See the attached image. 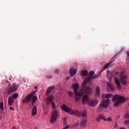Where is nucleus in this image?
I'll list each match as a JSON object with an SVG mask.
<instances>
[{
	"mask_svg": "<svg viewBox=\"0 0 129 129\" xmlns=\"http://www.w3.org/2000/svg\"><path fill=\"white\" fill-rule=\"evenodd\" d=\"M76 72H77V70L76 69L72 68L70 70V73L71 74V76H74L76 74Z\"/></svg>",
	"mask_w": 129,
	"mask_h": 129,
	"instance_id": "obj_16",
	"label": "nucleus"
},
{
	"mask_svg": "<svg viewBox=\"0 0 129 129\" xmlns=\"http://www.w3.org/2000/svg\"><path fill=\"white\" fill-rule=\"evenodd\" d=\"M68 94L69 95V96H71V97H73V93H72L71 91L68 92Z\"/></svg>",
	"mask_w": 129,
	"mask_h": 129,
	"instance_id": "obj_28",
	"label": "nucleus"
},
{
	"mask_svg": "<svg viewBox=\"0 0 129 129\" xmlns=\"http://www.w3.org/2000/svg\"><path fill=\"white\" fill-rule=\"evenodd\" d=\"M126 54H127V57H129V51H126Z\"/></svg>",
	"mask_w": 129,
	"mask_h": 129,
	"instance_id": "obj_38",
	"label": "nucleus"
},
{
	"mask_svg": "<svg viewBox=\"0 0 129 129\" xmlns=\"http://www.w3.org/2000/svg\"><path fill=\"white\" fill-rule=\"evenodd\" d=\"M61 108L62 110H63L66 112H67L68 113H70L71 114H74V115H76L77 116H81V111H79L77 110L74 111L65 104H63L62 105Z\"/></svg>",
	"mask_w": 129,
	"mask_h": 129,
	"instance_id": "obj_2",
	"label": "nucleus"
},
{
	"mask_svg": "<svg viewBox=\"0 0 129 129\" xmlns=\"http://www.w3.org/2000/svg\"><path fill=\"white\" fill-rule=\"evenodd\" d=\"M14 100L12 97H9L8 98V104L10 106H12L14 104Z\"/></svg>",
	"mask_w": 129,
	"mask_h": 129,
	"instance_id": "obj_17",
	"label": "nucleus"
},
{
	"mask_svg": "<svg viewBox=\"0 0 129 129\" xmlns=\"http://www.w3.org/2000/svg\"><path fill=\"white\" fill-rule=\"evenodd\" d=\"M108 66H109V64L108 63L106 64L104 66V68H103V69L102 70L104 71L105 70V69H107V68H108Z\"/></svg>",
	"mask_w": 129,
	"mask_h": 129,
	"instance_id": "obj_26",
	"label": "nucleus"
},
{
	"mask_svg": "<svg viewBox=\"0 0 129 129\" xmlns=\"http://www.w3.org/2000/svg\"><path fill=\"white\" fill-rule=\"evenodd\" d=\"M78 124H79L78 122H77L72 125V127H76L78 125Z\"/></svg>",
	"mask_w": 129,
	"mask_h": 129,
	"instance_id": "obj_33",
	"label": "nucleus"
},
{
	"mask_svg": "<svg viewBox=\"0 0 129 129\" xmlns=\"http://www.w3.org/2000/svg\"><path fill=\"white\" fill-rule=\"evenodd\" d=\"M94 78H96V75H94V72H89L88 77L84 79L83 83L82 84V88L80 92H78V89H79V85L78 84H75L73 85L76 102H78V101H79L80 97L82 96L83 94L90 95V94L92 93V88L87 87L86 85V84L88 83H90V84H91L90 80H91V79H94Z\"/></svg>",
	"mask_w": 129,
	"mask_h": 129,
	"instance_id": "obj_1",
	"label": "nucleus"
},
{
	"mask_svg": "<svg viewBox=\"0 0 129 129\" xmlns=\"http://www.w3.org/2000/svg\"><path fill=\"white\" fill-rule=\"evenodd\" d=\"M89 97L87 95L83 96L82 98V103L85 104V103H87L89 101Z\"/></svg>",
	"mask_w": 129,
	"mask_h": 129,
	"instance_id": "obj_12",
	"label": "nucleus"
},
{
	"mask_svg": "<svg viewBox=\"0 0 129 129\" xmlns=\"http://www.w3.org/2000/svg\"><path fill=\"white\" fill-rule=\"evenodd\" d=\"M34 128H35V129H37V127H35Z\"/></svg>",
	"mask_w": 129,
	"mask_h": 129,
	"instance_id": "obj_44",
	"label": "nucleus"
},
{
	"mask_svg": "<svg viewBox=\"0 0 129 129\" xmlns=\"http://www.w3.org/2000/svg\"><path fill=\"white\" fill-rule=\"evenodd\" d=\"M103 72V70H101V71L99 72V73L96 75V78H97L98 77H100L101 76V73Z\"/></svg>",
	"mask_w": 129,
	"mask_h": 129,
	"instance_id": "obj_24",
	"label": "nucleus"
},
{
	"mask_svg": "<svg viewBox=\"0 0 129 129\" xmlns=\"http://www.w3.org/2000/svg\"><path fill=\"white\" fill-rule=\"evenodd\" d=\"M120 129H125V128H123V127H122V128H120Z\"/></svg>",
	"mask_w": 129,
	"mask_h": 129,
	"instance_id": "obj_42",
	"label": "nucleus"
},
{
	"mask_svg": "<svg viewBox=\"0 0 129 129\" xmlns=\"http://www.w3.org/2000/svg\"><path fill=\"white\" fill-rule=\"evenodd\" d=\"M109 88H110V89L111 90H114V88L113 86H112L111 85H109Z\"/></svg>",
	"mask_w": 129,
	"mask_h": 129,
	"instance_id": "obj_32",
	"label": "nucleus"
},
{
	"mask_svg": "<svg viewBox=\"0 0 129 129\" xmlns=\"http://www.w3.org/2000/svg\"><path fill=\"white\" fill-rule=\"evenodd\" d=\"M9 80H11V77H9Z\"/></svg>",
	"mask_w": 129,
	"mask_h": 129,
	"instance_id": "obj_41",
	"label": "nucleus"
},
{
	"mask_svg": "<svg viewBox=\"0 0 129 129\" xmlns=\"http://www.w3.org/2000/svg\"><path fill=\"white\" fill-rule=\"evenodd\" d=\"M53 100H54V97L52 95L49 96L46 98V103L47 105L51 103L53 109H55V103L53 102Z\"/></svg>",
	"mask_w": 129,
	"mask_h": 129,
	"instance_id": "obj_9",
	"label": "nucleus"
},
{
	"mask_svg": "<svg viewBox=\"0 0 129 129\" xmlns=\"http://www.w3.org/2000/svg\"><path fill=\"white\" fill-rule=\"evenodd\" d=\"M125 117L126 118V119H129V113H127L125 115Z\"/></svg>",
	"mask_w": 129,
	"mask_h": 129,
	"instance_id": "obj_30",
	"label": "nucleus"
},
{
	"mask_svg": "<svg viewBox=\"0 0 129 129\" xmlns=\"http://www.w3.org/2000/svg\"><path fill=\"white\" fill-rule=\"evenodd\" d=\"M53 89H55V87L54 86L49 87L46 90V95H49V94L50 93V92H51L52 90H53Z\"/></svg>",
	"mask_w": 129,
	"mask_h": 129,
	"instance_id": "obj_18",
	"label": "nucleus"
},
{
	"mask_svg": "<svg viewBox=\"0 0 129 129\" xmlns=\"http://www.w3.org/2000/svg\"><path fill=\"white\" fill-rule=\"evenodd\" d=\"M0 109L2 110V111H4V102H3L0 103Z\"/></svg>",
	"mask_w": 129,
	"mask_h": 129,
	"instance_id": "obj_25",
	"label": "nucleus"
},
{
	"mask_svg": "<svg viewBox=\"0 0 129 129\" xmlns=\"http://www.w3.org/2000/svg\"><path fill=\"white\" fill-rule=\"evenodd\" d=\"M114 81L116 85L117 88L118 89H121V86L120 85V82H119V80H118L116 78H114Z\"/></svg>",
	"mask_w": 129,
	"mask_h": 129,
	"instance_id": "obj_13",
	"label": "nucleus"
},
{
	"mask_svg": "<svg viewBox=\"0 0 129 129\" xmlns=\"http://www.w3.org/2000/svg\"><path fill=\"white\" fill-rule=\"evenodd\" d=\"M96 97H99L100 96V87H97L95 92Z\"/></svg>",
	"mask_w": 129,
	"mask_h": 129,
	"instance_id": "obj_15",
	"label": "nucleus"
},
{
	"mask_svg": "<svg viewBox=\"0 0 129 129\" xmlns=\"http://www.w3.org/2000/svg\"><path fill=\"white\" fill-rule=\"evenodd\" d=\"M120 77V82L122 85H126V79L127 78V76L124 74L123 72H121L119 74Z\"/></svg>",
	"mask_w": 129,
	"mask_h": 129,
	"instance_id": "obj_8",
	"label": "nucleus"
},
{
	"mask_svg": "<svg viewBox=\"0 0 129 129\" xmlns=\"http://www.w3.org/2000/svg\"><path fill=\"white\" fill-rule=\"evenodd\" d=\"M69 127H70V126L67 125L64 127H63L62 129H68V128H69Z\"/></svg>",
	"mask_w": 129,
	"mask_h": 129,
	"instance_id": "obj_36",
	"label": "nucleus"
},
{
	"mask_svg": "<svg viewBox=\"0 0 129 129\" xmlns=\"http://www.w3.org/2000/svg\"><path fill=\"white\" fill-rule=\"evenodd\" d=\"M47 113V112H44V114H46Z\"/></svg>",
	"mask_w": 129,
	"mask_h": 129,
	"instance_id": "obj_40",
	"label": "nucleus"
},
{
	"mask_svg": "<svg viewBox=\"0 0 129 129\" xmlns=\"http://www.w3.org/2000/svg\"><path fill=\"white\" fill-rule=\"evenodd\" d=\"M107 75L108 77H113V74L112 71L111 72L109 70L107 71Z\"/></svg>",
	"mask_w": 129,
	"mask_h": 129,
	"instance_id": "obj_21",
	"label": "nucleus"
},
{
	"mask_svg": "<svg viewBox=\"0 0 129 129\" xmlns=\"http://www.w3.org/2000/svg\"><path fill=\"white\" fill-rule=\"evenodd\" d=\"M18 95H19L18 94V93H14L13 95H12L11 96H10V97H12V98H13V99H16V98H17V97H18Z\"/></svg>",
	"mask_w": 129,
	"mask_h": 129,
	"instance_id": "obj_23",
	"label": "nucleus"
},
{
	"mask_svg": "<svg viewBox=\"0 0 129 129\" xmlns=\"http://www.w3.org/2000/svg\"><path fill=\"white\" fill-rule=\"evenodd\" d=\"M117 100V101H116ZM112 101L115 102V106H118L120 103H123L125 101V97L118 95H115L112 98Z\"/></svg>",
	"mask_w": 129,
	"mask_h": 129,
	"instance_id": "obj_4",
	"label": "nucleus"
},
{
	"mask_svg": "<svg viewBox=\"0 0 129 129\" xmlns=\"http://www.w3.org/2000/svg\"><path fill=\"white\" fill-rule=\"evenodd\" d=\"M47 77L48 79H52V78H53V76L51 75H48L47 76Z\"/></svg>",
	"mask_w": 129,
	"mask_h": 129,
	"instance_id": "obj_29",
	"label": "nucleus"
},
{
	"mask_svg": "<svg viewBox=\"0 0 129 129\" xmlns=\"http://www.w3.org/2000/svg\"><path fill=\"white\" fill-rule=\"evenodd\" d=\"M34 93H31L28 94L25 99L22 100V103H25V102H30L32 98V105L38 100V97L37 96H34Z\"/></svg>",
	"mask_w": 129,
	"mask_h": 129,
	"instance_id": "obj_5",
	"label": "nucleus"
},
{
	"mask_svg": "<svg viewBox=\"0 0 129 129\" xmlns=\"http://www.w3.org/2000/svg\"><path fill=\"white\" fill-rule=\"evenodd\" d=\"M86 113H87V112L86 110L83 111V112H81V116H83V117H86Z\"/></svg>",
	"mask_w": 129,
	"mask_h": 129,
	"instance_id": "obj_22",
	"label": "nucleus"
},
{
	"mask_svg": "<svg viewBox=\"0 0 129 129\" xmlns=\"http://www.w3.org/2000/svg\"><path fill=\"white\" fill-rule=\"evenodd\" d=\"M114 61V60H112L111 59L109 61V62L107 63L109 65H110V64H111V63H112V62H113Z\"/></svg>",
	"mask_w": 129,
	"mask_h": 129,
	"instance_id": "obj_34",
	"label": "nucleus"
},
{
	"mask_svg": "<svg viewBox=\"0 0 129 129\" xmlns=\"http://www.w3.org/2000/svg\"><path fill=\"white\" fill-rule=\"evenodd\" d=\"M19 88V86L18 85L16 84H13L11 85L9 88H8V90L7 91V94L8 95H11V94L14 93V92L17 91L18 90V88Z\"/></svg>",
	"mask_w": 129,
	"mask_h": 129,
	"instance_id": "obj_6",
	"label": "nucleus"
},
{
	"mask_svg": "<svg viewBox=\"0 0 129 129\" xmlns=\"http://www.w3.org/2000/svg\"><path fill=\"white\" fill-rule=\"evenodd\" d=\"M9 109L10 110H12V111H14V110H15V108L13 107H10Z\"/></svg>",
	"mask_w": 129,
	"mask_h": 129,
	"instance_id": "obj_35",
	"label": "nucleus"
},
{
	"mask_svg": "<svg viewBox=\"0 0 129 129\" xmlns=\"http://www.w3.org/2000/svg\"><path fill=\"white\" fill-rule=\"evenodd\" d=\"M64 124H66V122H64Z\"/></svg>",
	"mask_w": 129,
	"mask_h": 129,
	"instance_id": "obj_43",
	"label": "nucleus"
},
{
	"mask_svg": "<svg viewBox=\"0 0 129 129\" xmlns=\"http://www.w3.org/2000/svg\"><path fill=\"white\" fill-rule=\"evenodd\" d=\"M124 124H126L127 125H128L129 124V120H126L124 121Z\"/></svg>",
	"mask_w": 129,
	"mask_h": 129,
	"instance_id": "obj_31",
	"label": "nucleus"
},
{
	"mask_svg": "<svg viewBox=\"0 0 129 129\" xmlns=\"http://www.w3.org/2000/svg\"><path fill=\"white\" fill-rule=\"evenodd\" d=\"M34 89H37V86L34 87Z\"/></svg>",
	"mask_w": 129,
	"mask_h": 129,
	"instance_id": "obj_39",
	"label": "nucleus"
},
{
	"mask_svg": "<svg viewBox=\"0 0 129 129\" xmlns=\"http://www.w3.org/2000/svg\"><path fill=\"white\" fill-rule=\"evenodd\" d=\"M88 75V72L87 71L83 70L80 72V75L82 76H87Z\"/></svg>",
	"mask_w": 129,
	"mask_h": 129,
	"instance_id": "obj_19",
	"label": "nucleus"
},
{
	"mask_svg": "<svg viewBox=\"0 0 129 129\" xmlns=\"http://www.w3.org/2000/svg\"><path fill=\"white\" fill-rule=\"evenodd\" d=\"M32 115H36L37 114V106H34L32 110Z\"/></svg>",
	"mask_w": 129,
	"mask_h": 129,
	"instance_id": "obj_20",
	"label": "nucleus"
},
{
	"mask_svg": "<svg viewBox=\"0 0 129 129\" xmlns=\"http://www.w3.org/2000/svg\"><path fill=\"white\" fill-rule=\"evenodd\" d=\"M104 116H103V114H100L99 116L97 118V121H100L101 119H103V120L106 121H111L112 120V119H111V117H109L107 118H104Z\"/></svg>",
	"mask_w": 129,
	"mask_h": 129,
	"instance_id": "obj_10",
	"label": "nucleus"
},
{
	"mask_svg": "<svg viewBox=\"0 0 129 129\" xmlns=\"http://www.w3.org/2000/svg\"><path fill=\"white\" fill-rule=\"evenodd\" d=\"M86 122H87V119L86 118H83L81 120L80 125L81 126L84 127L85 125H86Z\"/></svg>",
	"mask_w": 129,
	"mask_h": 129,
	"instance_id": "obj_14",
	"label": "nucleus"
},
{
	"mask_svg": "<svg viewBox=\"0 0 129 129\" xmlns=\"http://www.w3.org/2000/svg\"><path fill=\"white\" fill-rule=\"evenodd\" d=\"M98 103V102L97 101V100L94 99H91L88 101V104L90 106H91L92 107H93V106H96V105Z\"/></svg>",
	"mask_w": 129,
	"mask_h": 129,
	"instance_id": "obj_11",
	"label": "nucleus"
},
{
	"mask_svg": "<svg viewBox=\"0 0 129 129\" xmlns=\"http://www.w3.org/2000/svg\"><path fill=\"white\" fill-rule=\"evenodd\" d=\"M1 119V117H0V120Z\"/></svg>",
	"mask_w": 129,
	"mask_h": 129,
	"instance_id": "obj_45",
	"label": "nucleus"
},
{
	"mask_svg": "<svg viewBox=\"0 0 129 129\" xmlns=\"http://www.w3.org/2000/svg\"><path fill=\"white\" fill-rule=\"evenodd\" d=\"M59 72H60V70H55V73H56V74H59Z\"/></svg>",
	"mask_w": 129,
	"mask_h": 129,
	"instance_id": "obj_37",
	"label": "nucleus"
},
{
	"mask_svg": "<svg viewBox=\"0 0 129 129\" xmlns=\"http://www.w3.org/2000/svg\"><path fill=\"white\" fill-rule=\"evenodd\" d=\"M104 97L105 98H107L106 100H103L102 102L100 104V107H104L105 108H106L107 106H108V105L109 104V99L108 98H111L112 96H113V95L112 94H103L102 97Z\"/></svg>",
	"mask_w": 129,
	"mask_h": 129,
	"instance_id": "obj_3",
	"label": "nucleus"
},
{
	"mask_svg": "<svg viewBox=\"0 0 129 129\" xmlns=\"http://www.w3.org/2000/svg\"><path fill=\"white\" fill-rule=\"evenodd\" d=\"M59 116V112L57 110H53L51 113V116L50 117L51 123H54Z\"/></svg>",
	"mask_w": 129,
	"mask_h": 129,
	"instance_id": "obj_7",
	"label": "nucleus"
},
{
	"mask_svg": "<svg viewBox=\"0 0 129 129\" xmlns=\"http://www.w3.org/2000/svg\"><path fill=\"white\" fill-rule=\"evenodd\" d=\"M8 86H10V85H8Z\"/></svg>",
	"mask_w": 129,
	"mask_h": 129,
	"instance_id": "obj_46",
	"label": "nucleus"
},
{
	"mask_svg": "<svg viewBox=\"0 0 129 129\" xmlns=\"http://www.w3.org/2000/svg\"><path fill=\"white\" fill-rule=\"evenodd\" d=\"M113 73V77H114V76H116V75H118V72H115L114 71H112Z\"/></svg>",
	"mask_w": 129,
	"mask_h": 129,
	"instance_id": "obj_27",
	"label": "nucleus"
}]
</instances>
